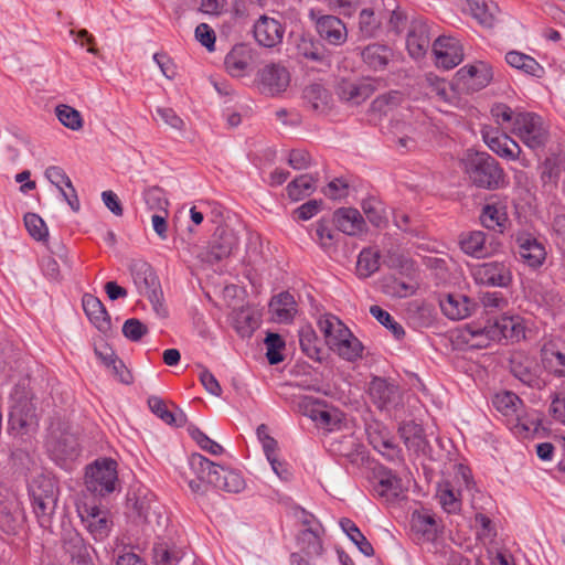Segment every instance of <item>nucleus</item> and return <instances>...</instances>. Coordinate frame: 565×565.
Masks as SVG:
<instances>
[{
    "label": "nucleus",
    "instance_id": "nucleus-38",
    "mask_svg": "<svg viewBox=\"0 0 565 565\" xmlns=\"http://www.w3.org/2000/svg\"><path fill=\"white\" fill-rule=\"evenodd\" d=\"M150 411L168 425L181 427L185 423V415L180 411L178 414L168 409L166 402L158 396L148 398Z\"/></svg>",
    "mask_w": 565,
    "mask_h": 565
},
{
    "label": "nucleus",
    "instance_id": "nucleus-42",
    "mask_svg": "<svg viewBox=\"0 0 565 565\" xmlns=\"http://www.w3.org/2000/svg\"><path fill=\"white\" fill-rule=\"evenodd\" d=\"M333 220L321 218L311 226V237L324 249L335 245L338 234L332 228Z\"/></svg>",
    "mask_w": 565,
    "mask_h": 565
},
{
    "label": "nucleus",
    "instance_id": "nucleus-28",
    "mask_svg": "<svg viewBox=\"0 0 565 565\" xmlns=\"http://www.w3.org/2000/svg\"><path fill=\"white\" fill-rule=\"evenodd\" d=\"M82 306L88 320L100 331L110 328L109 315L103 302L90 294H85L82 298Z\"/></svg>",
    "mask_w": 565,
    "mask_h": 565
},
{
    "label": "nucleus",
    "instance_id": "nucleus-31",
    "mask_svg": "<svg viewBox=\"0 0 565 565\" xmlns=\"http://www.w3.org/2000/svg\"><path fill=\"white\" fill-rule=\"evenodd\" d=\"M462 252L476 258H483L490 255L491 249L487 245V236L482 231H473L463 235L460 239Z\"/></svg>",
    "mask_w": 565,
    "mask_h": 565
},
{
    "label": "nucleus",
    "instance_id": "nucleus-64",
    "mask_svg": "<svg viewBox=\"0 0 565 565\" xmlns=\"http://www.w3.org/2000/svg\"><path fill=\"white\" fill-rule=\"evenodd\" d=\"M480 302L489 313L503 310L508 307V299L499 291H487L481 294Z\"/></svg>",
    "mask_w": 565,
    "mask_h": 565
},
{
    "label": "nucleus",
    "instance_id": "nucleus-3",
    "mask_svg": "<svg viewBox=\"0 0 565 565\" xmlns=\"http://www.w3.org/2000/svg\"><path fill=\"white\" fill-rule=\"evenodd\" d=\"M118 486L117 463L113 459L95 460L86 468L85 488L95 497H106Z\"/></svg>",
    "mask_w": 565,
    "mask_h": 565
},
{
    "label": "nucleus",
    "instance_id": "nucleus-29",
    "mask_svg": "<svg viewBox=\"0 0 565 565\" xmlns=\"http://www.w3.org/2000/svg\"><path fill=\"white\" fill-rule=\"evenodd\" d=\"M189 466L191 471L201 481H205L206 484L213 486L218 483V472H221V466L212 462L201 454H192L189 457Z\"/></svg>",
    "mask_w": 565,
    "mask_h": 565
},
{
    "label": "nucleus",
    "instance_id": "nucleus-47",
    "mask_svg": "<svg viewBox=\"0 0 565 565\" xmlns=\"http://www.w3.org/2000/svg\"><path fill=\"white\" fill-rule=\"evenodd\" d=\"M218 475V483H213V487L223 489L226 492L231 493H239L245 487V480L242 475L235 470L226 469L221 467V472Z\"/></svg>",
    "mask_w": 565,
    "mask_h": 565
},
{
    "label": "nucleus",
    "instance_id": "nucleus-58",
    "mask_svg": "<svg viewBox=\"0 0 565 565\" xmlns=\"http://www.w3.org/2000/svg\"><path fill=\"white\" fill-rule=\"evenodd\" d=\"M305 99L315 110H320L328 103V93L320 84H311L303 89Z\"/></svg>",
    "mask_w": 565,
    "mask_h": 565
},
{
    "label": "nucleus",
    "instance_id": "nucleus-45",
    "mask_svg": "<svg viewBox=\"0 0 565 565\" xmlns=\"http://www.w3.org/2000/svg\"><path fill=\"white\" fill-rule=\"evenodd\" d=\"M380 268V252L373 247L363 248L358 257L356 271L360 277L367 278Z\"/></svg>",
    "mask_w": 565,
    "mask_h": 565
},
{
    "label": "nucleus",
    "instance_id": "nucleus-9",
    "mask_svg": "<svg viewBox=\"0 0 565 565\" xmlns=\"http://www.w3.org/2000/svg\"><path fill=\"white\" fill-rule=\"evenodd\" d=\"M77 512L95 541H103L109 535L113 522L107 510L99 508L94 502H81L77 504Z\"/></svg>",
    "mask_w": 565,
    "mask_h": 565
},
{
    "label": "nucleus",
    "instance_id": "nucleus-20",
    "mask_svg": "<svg viewBox=\"0 0 565 565\" xmlns=\"http://www.w3.org/2000/svg\"><path fill=\"white\" fill-rule=\"evenodd\" d=\"M518 254L529 267H540L546 257V250L542 243L530 234H521L516 237Z\"/></svg>",
    "mask_w": 565,
    "mask_h": 565
},
{
    "label": "nucleus",
    "instance_id": "nucleus-6",
    "mask_svg": "<svg viewBox=\"0 0 565 565\" xmlns=\"http://www.w3.org/2000/svg\"><path fill=\"white\" fill-rule=\"evenodd\" d=\"M455 479L459 488H456L450 482H446L439 486L437 491L439 503L447 513H458L461 510L462 487L470 491L475 486L470 470L462 465L458 467Z\"/></svg>",
    "mask_w": 565,
    "mask_h": 565
},
{
    "label": "nucleus",
    "instance_id": "nucleus-44",
    "mask_svg": "<svg viewBox=\"0 0 565 565\" xmlns=\"http://www.w3.org/2000/svg\"><path fill=\"white\" fill-rule=\"evenodd\" d=\"M287 194L292 201H300L316 190V179L310 174H301L287 185Z\"/></svg>",
    "mask_w": 565,
    "mask_h": 565
},
{
    "label": "nucleus",
    "instance_id": "nucleus-46",
    "mask_svg": "<svg viewBox=\"0 0 565 565\" xmlns=\"http://www.w3.org/2000/svg\"><path fill=\"white\" fill-rule=\"evenodd\" d=\"M492 404L502 415L519 417L522 401L516 394L504 391L494 395Z\"/></svg>",
    "mask_w": 565,
    "mask_h": 565
},
{
    "label": "nucleus",
    "instance_id": "nucleus-35",
    "mask_svg": "<svg viewBox=\"0 0 565 565\" xmlns=\"http://www.w3.org/2000/svg\"><path fill=\"white\" fill-rule=\"evenodd\" d=\"M363 62L372 70H384L392 57V50L383 44L373 43L363 49Z\"/></svg>",
    "mask_w": 565,
    "mask_h": 565
},
{
    "label": "nucleus",
    "instance_id": "nucleus-7",
    "mask_svg": "<svg viewBox=\"0 0 565 565\" xmlns=\"http://www.w3.org/2000/svg\"><path fill=\"white\" fill-rule=\"evenodd\" d=\"M477 285L486 287L508 288L513 280L511 268L503 262H486L477 264L470 269Z\"/></svg>",
    "mask_w": 565,
    "mask_h": 565
},
{
    "label": "nucleus",
    "instance_id": "nucleus-53",
    "mask_svg": "<svg viewBox=\"0 0 565 565\" xmlns=\"http://www.w3.org/2000/svg\"><path fill=\"white\" fill-rule=\"evenodd\" d=\"M55 114L60 122L68 129L78 130L83 126L81 113L68 105H58Z\"/></svg>",
    "mask_w": 565,
    "mask_h": 565
},
{
    "label": "nucleus",
    "instance_id": "nucleus-17",
    "mask_svg": "<svg viewBox=\"0 0 565 565\" xmlns=\"http://www.w3.org/2000/svg\"><path fill=\"white\" fill-rule=\"evenodd\" d=\"M315 23L319 36L327 43L340 46L347 42L348 30L340 18L326 14L318 17Z\"/></svg>",
    "mask_w": 565,
    "mask_h": 565
},
{
    "label": "nucleus",
    "instance_id": "nucleus-52",
    "mask_svg": "<svg viewBox=\"0 0 565 565\" xmlns=\"http://www.w3.org/2000/svg\"><path fill=\"white\" fill-rule=\"evenodd\" d=\"M470 8L473 17L478 19L481 24L486 26L493 24L497 7L492 2H488V0H471Z\"/></svg>",
    "mask_w": 565,
    "mask_h": 565
},
{
    "label": "nucleus",
    "instance_id": "nucleus-55",
    "mask_svg": "<svg viewBox=\"0 0 565 565\" xmlns=\"http://www.w3.org/2000/svg\"><path fill=\"white\" fill-rule=\"evenodd\" d=\"M380 21L376 19L373 9L364 8L359 13V30L364 38H372L380 28Z\"/></svg>",
    "mask_w": 565,
    "mask_h": 565
},
{
    "label": "nucleus",
    "instance_id": "nucleus-2",
    "mask_svg": "<svg viewBox=\"0 0 565 565\" xmlns=\"http://www.w3.org/2000/svg\"><path fill=\"white\" fill-rule=\"evenodd\" d=\"M130 274L139 294L149 299L158 317L166 318L168 310L162 302L160 281L151 265L143 260L134 262Z\"/></svg>",
    "mask_w": 565,
    "mask_h": 565
},
{
    "label": "nucleus",
    "instance_id": "nucleus-8",
    "mask_svg": "<svg viewBox=\"0 0 565 565\" xmlns=\"http://www.w3.org/2000/svg\"><path fill=\"white\" fill-rule=\"evenodd\" d=\"M367 393L373 405L382 412H391L403 405L398 385L385 377L374 376L369 383Z\"/></svg>",
    "mask_w": 565,
    "mask_h": 565
},
{
    "label": "nucleus",
    "instance_id": "nucleus-25",
    "mask_svg": "<svg viewBox=\"0 0 565 565\" xmlns=\"http://www.w3.org/2000/svg\"><path fill=\"white\" fill-rule=\"evenodd\" d=\"M498 340L519 342L525 338L524 321L520 316H501L493 321Z\"/></svg>",
    "mask_w": 565,
    "mask_h": 565
},
{
    "label": "nucleus",
    "instance_id": "nucleus-18",
    "mask_svg": "<svg viewBox=\"0 0 565 565\" xmlns=\"http://www.w3.org/2000/svg\"><path fill=\"white\" fill-rule=\"evenodd\" d=\"M439 306L448 319L462 320L473 313L477 305L466 295L447 294L440 298Z\"/></svg>",
    "mask_w": 565,
    "mask_h": 565
},
{
    "label": "nucleus",
    "instance_id": "nucleus-60",
    "mask_svg": "<svg viewBox=\"0 0 565 565\" xmlns=\"http://www.w3.org/2000/svg\"><path fill=\"white\" fill-rule=\"evenodd\" d=\"M417 290V284L405 282L397 278H390L385 284V292L398 298L412 296Z\"/></svg>",
    "mask_w": 565,
    "mask_h": 565
},
{
    "label": "nucleus",
    "instance_id": "nucleus-22",
    "mask_svg": "<svg viewBox=\"0 0 565 565\" xmlns=\"http://www.w3.org/2000/svg\"><path fill=\"white\" fill-rule=\"evenodd\" d=\"M252 63V50L244 44L235 45L224 61L227 72L234 77H243L250 73Z\"/></svg>",
    "mask_w": 565,
    "mask_h": 565
},
{
    "label": "nucleus",
    "instance_id": "nucleus-23",
    "mask_svg": "<svg viewBox=\"0 0 565 565\" xmlns=\"http://www.w3.org/2000/svg\"><path fill=\"white\" fill-rule=\"evenodd\" d=\"M289 81L290 77L287 68L280 65H266L260 72L263 90L270 95L284 92L289 85Z\"/></svg>",
    "mask_w": 565,
    "mask_h": 565
},
{
    "label": "nucleus",
    "instance_id": "nucleus-34",
    "mask_svg": "<svg viewBox=\"0 0 565 565\" xmlns=\"http://www.w3.org/2000/svg\"><path fill=\"white\" fill-rule=\"evenodd\" d=\"M295 46L298 56L318 63L327 62L324 47L310 36L299 35L295 41Z\"/></svg>",
    "mask_w": 565,
    "mask_h": 565
},
{
    "label": "nucleus",
    "instance_id": "nucleus-24",
    "mask_svg": "<svg viewBox=\"0 0 565 565\" xmlns=\"http://www.w3.org/2000/svg\"><path fill=\"white\" fill-rule=\"evenodd\" d=\"M457 76L466 86L473 89H481L491 82L492 71L488 64L479 62L475 65H466L461 67L457 72Z\"/></svg>",
    "mask_w": 565,
    "mask_h": 565
},
{
    "label": "nucleus",
    "instance_id": "nucleus-61",
    "mask_svg": "<svg viewBox=\"0 0 565 565\" xmlns=\"http://www.w3.org/2000/svg\"><path fill=\"white\" fill-rule=\"evenodd\" d=\"M189 434L201 449L215 456L223 452V447L216 441L212 440L198 427H189Z\"/></svg>",
    "mask_w": 565,
    "mask_h": 565
},
{
    "label": "nucleus",
    "instance_id": "nucleus-14",
    "mask_svg": "<svg viewBox=\"0 0 565 565\" xmlns=\"http://www.w3.org/2000/svg\"><path fill=\"white\" fill-rule=\"evenodd\" d=\"M379 81L363 78L360 81L342 79L337 86L339 97L352 105H360L366 100L377 88Z\"/></svg>",
    "mask_w": 565,
    "mask_h": 565
},
{
    "label": "nucleus",
    "instance_id": "nucleus-12",
    "mask_svg": "<svg viewBox=\"0 0 565 565\" xmlns=\"http://www.w3.org/2000/svg\"><path fill=\"white\" fill-rule=\"evenodd\" d=\"M457 339L470 349H484L499 342L493 321H488L484 326L467 323L458 330Z\"/></svg>",
    "mask_w": 565,
    "mask_h": 565
},
{
    "label": "nucleus",
    "instance_id": "nucleus-10",
    "mask_svg": "<svg viewBox=\"0 0 565 565\" xmlns=\"http://www.w3.org/2000/svg\"><path fill=\"white\" fill-rule=\"evenodd\" d=\"M481 136L484 143L499 157L515 161L521 153V147L516 141L509 137L505 132L497 127L483 125L481 127Z\"/></svg>",
    "mask_w": 565,
    "mask_h": 565
},
{
    "label": "nucleus",
    "instance_id": "nucleus-16",
    "mask_svg": "<svg viewBox=\"0 0 565 565\" xmlns=\"http://www.w3.org/2000/svg\"><path fill=\"white\" fill-rule=\"evenodd\" d=\"M374 478L376 480L374 492L386 502L395 501L404 491L401 478L387 467L375 468Z\"/></svg>",
    "mask_w": 565,
    "mask_h": 565
},
{
    "label": "nucleus",
    "instance_id": "nucleus-36",
    "mask_svg": "<svg viewBox=\"0 0 565 565\" xmlns=\"http://www.w3.org/2000/svg\"><path fill=\"white\" fill-rule=\"evenodd\" d=\"M507 63L527 75L542 77L544 73L543 66L532 56L519 51H510L505 54Z\"/></svg>",
    "mask_w": 565,
    "mask_h": 565
},
{
    "label": "nucleus",
    "instance_id": "nucleus-50",
    "mask_svg": "<svg viewBox=\"0 0 565 565\" xmlns=\"http://www.w3.org/2000/svg\"><path fill=\"white\" fill-rule=\"evenodd\" d=\"M361 207L369 220L376 227H381L386 223L383 203L374 196L364 199Z\"/></svg>",
    "mask_w": 565,
    "mask_h": 565
},
{
    "label": "nucleus",
    "instance_id": "nucleus-62",
    "mask_svg": "<svg viewBox=\"0 0 565 565\" xmlns=\"http://www.w3.org/2000/svg\"><path fill=\"white\" fill-rule=\"evenodd\" d=\"M143 199L150 210H156L158 212H167L169 203L164 196V192L162 189L158 186L147 189L143 192Z\"/></svg>",
    "mask_w": 565,
    "mask_h": 565
},
{
    "label": "nucleus",
    "instance_id": "nucleus-43",
    "mask_svg": "<svg viewBox=\"0 0 565 565\" xmlns=\"http://www.w3.org/2000/svg\"><path fill=\"white\" fill-rule=\"evenodd\" d=\"M511 373L515 379L529 387H540L541 380L533 362L523 363L515 358L511 360Z\"/></svg>",
    "mask_w": 565,
    "mask_h": 565
},
{
    "label": "nucleus",
    "instance_id": "nucleus-54",
    "mask_svg": "<svg viewBox=\"0 0 565 565\" xmlns=\"http://www.w3.org/2000/svg\"><path fill=\"white\" fill-rule=\"evenodd\" d=\"M401 437L408 448H420L425 441L422 427L414 422L405 423L399 428Z\"/></svg>",
    "mask_w": 565,
    "mask_h": 565
},
{
    "label": "nucleus",
    "instance_id": "nucleus-13",
    "mask_svg": "<svg viewBox=\"0 0 565 565\" xmlns=\"http://www.w3.org/2000/svg\"><path fill=\"white\" fill-rule=\"evenodd\" d=\"M433 53L437 67L452 70L463 60L460 42L451 36H439L433 44Z\"/></svg>",
    "mask_w": 565,
    "mask_h": 565
},
{
    "label": "nucleus",
    "instance_id": "nucleus-11",
    "mask_svg": "<svg viewBox=\"0 0 565 565\" xmlns=\"http://www.w3.org/2000/svg\"><path fill=\"white\" fill-rule=\"evenodd\" d=\"M20 388L21 384L14 388L17 403L12 406L10 423L13 429H19L22 434H31L38 428V417L32 405L28 403L26 394L20 395Z\"/></svg>",
    "mask_w": 565,
    "mask_h": 565
},
{
    "label": "nucleus",
    "instance_id": "nucleus-51",
    "mask_svg": "<svg viewBox=\"0 0 565 565\" xmlns=\"http://www.w3.org/2000/svg\"><path fill=\"white\" fill-rule=\"evenodd\" d=\"M370 313L384 327H386L396 340H401L405 335V330L388 311L382 309L380 306H372Z\"/></svg>",
    "mask_w": 565,
    "mask_h": 565
},
{
    "label": "nucleus",
    "instance_id": "nucleus-30",
    "mask_svg": "<svg viewBox=\"0 0 565 565\" xmlns=\"http://www.w3.org/2000/svg\"><path fill=\"white\" fill-rule=\"evenodd\" d=\"M341 359L355 362L363 356L364 347L351 330L330 348Z\"/></svg>",
    "mask_w": 565,
    "mask_h": 565
},
{
    "label": "nucleus",
    "instance_id": "nucleus-57",
    "mask_svg": "<svg viewBox=\"0 0 565 565\" xmlns=\"http://www.w3.org/2000/svg\"><path fill=\"white\" fill-rule=\"evenodd\" d=\"M222 243L214 242L212 244L209 262H218L227 257L236 246V238L233 234H225L224 237H222Z\"/></svg>",
    "mask_w": 565,
    "mask_h": 565
},
{
    "label": "nucleus",
    "instance_id": "nucleus-63",
    "mask_svg": "<svg viewBox=\"0 0 565 565\" xmlns=\"http://www.w3.org/2000/svg\"><path fill=\"white\" fill-rule=\"evenodd\" d=\"M369 439L370 443L373 445L374 449H376L388 460L394 461L396 458H398L399 450L394 444L393 438L390 437V435H387V437H381V443H377L373 434L369 431Z\"/></svg>",
    "mask_w": 565,
    "mask_h": 565
},
{
    "label": "nucleus",
    "instance_id": "nucleus-32",
    "mask_svg": "<svg viewBox=\"0 0 565 565\" xmlns=\"http://www.w3.org/2000/svg\"><path fill=\"white\" fill-rule=\"evenodd\" d=\"M300 407L303 412V415L312 419L318 426L330 428L333 424L330 412L319 399L313 397H305L300 403Z\"/></svg>",
    "mask_w": 565,
    "mask_h": 565
},
{
    "label": "nucleus",
    "instance_id": "nucleus-26",
    "mask_svg": "<svg viewBox=\"0 0 565 565\" xmlns=\"http://www.w3.org/2000/svg\"><path fill=\"white\" fill-rule=\"evenodd\" d=\"M46 448L52 458L60 462L74 459L78 455V445L74 436L64 434L60 437H50Z\"/></svg>",
    "mask_w": 565,
    "mask_h": 565
},
{
    "label": "nucleus",
    "instance_id": "nucleus-19",
    "mask_svg": "<svg viewBox=\"0 0 565 565\" xmlns=\"http://www.w3.org/2000/svg\"><path fill=\"white\" fill-rule=\"evenodd\" d=\"M184 546L172 537H158L153 543L154 565H178L184 556Z\"/></svg>",
    "mask_w": 565,
    "mask_h": 565
},
{
    "label": "nucleus",
    "instance_id": "nucleus-59",
    "mask_svg": "<svg viewBox=\"0 0 565 565\" xmlns=\"http://www.w3.org/2000/svg\"><path fill=\"white\" fill-rule=\"evenodd\" d=\"M267 348V360L270 364H278L284 360L280 350L285 348V342L277 333H268L265 339Z\"/></svg>",
    "mask_w": 565,
    "mask_h": 565
},
{
    "label": "nucleus",
    "instance_id": "nucleus-33",
    "mask_svg": "<svg viewBox=\"0 0 565 565\" xmlns=\"http://www.w3.org/2000/svg\"><path fill=\"white\" fill-rule=\"evenodd\" d=\"M318 327L329 348L350 331V329L333 315H326L321 317L318 320Z\"/></svg>",
    "mask_w": 565,
    "mask_h": 565
},
{
    "label": "nucleus",
    "instance_id": "nucleus-56",
    "mask_svg": "<svg viewBox=\"0 0 565 565\" xmlns=\"http://www.w3.org/2000/svg\"><path fill=\"white\" fill-rule=\"evenodd\" d=\"M24 225L29 234L36 241H46L49 231L44 221L35 213L24 215Z\"/></svg>",
    "mask_w": 565,
    "mask_h": 565
},
{
    "label": "nucleus",
    "instance_id": "nucleus-21",
    "mask_svg": "<svg viewBox=\"0 0 565 565\" xmlns=\"http://www.w3.org/2000/svg\"><path fill=\"white\" fill-rule=\"evenodd\" d=\"M333 223L337 228L350 236H356L366 231V223L354 207H340L333 213Z\"/></svg>",
    "mask_w": 565,
    "mask_h": 565
},
{
    "label": "nucleus",
    "instance_id": "nucleus-39",
    "mask_svg": "<svg viewBox=\"0 0 565 565\" xmlns=\"http://www.w3.org/2000/svg\"><path fill=\"white\" fill-rule=\"evenodd\" d=\"M412 529L422 534L427 541H434L438 534V523L434 514L429 512H414L412 515Z\"/></svg>",
    "mask_w": 565,
    "mask_h": 565
},
{
    "label": "nucleus",
    "instance_id": "nucleus-15",
    "mask_svg": "<svg viewBox=\"0 0 565 565\" xmlns=\"http://www.w3.org/2000/svg\"><path fill=\"white\" fill-rule=\"evenodd\" d=\"M254 38L264 47H275L282 42L285 26L276 19L260 15L254 23Z\"/></svg>",
    "mask_w": 565,
    "mask_h": 565
},
{
    "label": "nucleus",
    "instance_id": "nucleus-5",
    "mask_svg": "<svg viewBox=\"0 0 565 565\" xmlns=\"http://www.w3.org/2000/svg\"><path fill=\"white\" fill-rule=\"evenodd\" d=\"M512 132L530 149L543 148L548 139V131L543 118L534 113H518Z\"/></svg>",
    "mask_w": 565,
    "mask_h": 565
},
{
    "label": "nucleus",
    "instance_id": "nucleus-1",
    "mask_svg": "<svg viewBox=\"0 0 565 565\" xmlns=\"http://www.w3.org/2000/svg\"><path fill=\"white\" fill-rule=\"evenodd\" d=\"M465 163L470 180L478 188L495 190L503 185L504 172L488 152L468 150Z\"/></svg>",
    "mask_w": 565,
    "mask_h": 565
},
{
    "label": "nucleus",
    "instance_id": "nucleus-37",
    "mask_svg": "<svg viewBox=\"0 0 565 565\" xmlns=\"http://www.w3.org/2000/svg\"><path fill=\"white\" fill-rule=\"evenodd\" d=\"M430 45V39L424 25L414 26L407 34L406 46L414 58L424 56Z\"/></svg>",
    "mask_w": 565,
    "mask_h": 565
},
{
    "label": "nucleus",
    "instance_id": "nucleus-40",
    "mask_svg": "<svg viewBox=\"0 0 565 565\" xmlns=\"http://www.w3.org/2000/svg\"><path fill=\"white\" fill-rule=\"evenodd\" d=\"M480 220L484 227L503 232L508 222V215L504 206L487 204L482 210Z\"/></svg>",
    "mask_w": 565,
    "mask_h": 565
},
{
    "label": "nucleus",
    "instance_id": "nucleus-4",
    "mask_svg": "<svg viewBox=\"0 0 565 565\" xmlns=\"http://www.w3.org/2000/svg\"><path fill=\"white\" fill-rule=\"evenodd\" d=\"M29 493L40 525L46 527L57 502L55 483L50 478L41 476L32 481Z\"/></svg>",
    "mask_w": 565,
    "mask_h": 565
},
{
    "label": "nucleus",
    "instance_id": "nucleus-49",
    "mask_svg": "<svg viewBox=\"0 0 565 565\" xmlns=\"http://www.w3.org/2000/svg\"><path fill=\"white\" fill-rule=\"evenodd\" d=\"M299 344L302 352L313 361H321V350L315 330L307 326L299 330Z\"/></svg>",
    "mask_w": 565,
    "mask_h": 565
},
{
    "label": "nucleus",
    "instance_id": "nucleus-48",
    "mask_svg": "<svg viewBox=\"0 0 565 565\" xmlns=\"http://www.w3.org/2000/svg\"><path fill=\"white\" fill-rule=\"evenodd\" d=\"M323 531H300L297 536L298 545L307 556H319L322 554L321 534Z\"/></svg>",
    "mask_w": 565,
    "mask_h": 565
},
{
    "label": "nucleus",
    "instance_id": "nucleus-27",
    "mask_svg": "<svg viewBox=\"0 0 565 565\" xmlns=\"http://www.w3.org/2000/svg\"><path fill=\"white\" fill-rule=\"evenodd\" d=\"M269 311L274 321L278 323H289L297 313V303L294 296L288 291H282L273 297L269 302Z\"/></svg>",
    "mask_w": 565,
    "mask_h": 565
},
{
    "label": "nucleus",
    "instance_id": "nucleus-41",
    "mask_svg": "<svg viewBox=\"0 0 565 565\" xmlns=\"http://www.w3.org/2000/svg\"><path fill=\"white\" fill-rule=\"evenodd\" d=\"M340 526L363 555L372 556L374 554L372 544L367 541V539L363 535V533L352 520L348 518L341 519Z\"/></svg>",
    "mask_w": 565,
    "mask_h": 565
}]
</instances>
